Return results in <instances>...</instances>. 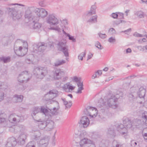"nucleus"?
<instances>
[{"mask_svg": "<svg viewBox=\"0 0 147 147\" xmlns=\"http://www.w3.org/2000/svg\"><path fill=\"white\" fill-rule=\"evenodd\" d=\"M7 9L9 14L13 20L20 19L22 17V13L20 8L9 7H7Z\"/></svg>", "mask_w": 147, "mask_h": 147, "instance_id": "obj_1", "label": "nucleus"}, {"mask_svg": "<svg viewBox=\"0 0 147 147\" xmlns=\"http://www.w3.org/2000/svg\"><path fill=\"white\" fill-rule=\"evenodd\" d=\"M119 98L118 94L116 95L112 94L107 99L105 103L107 106L113 109H115L117 107L116 102L118 99Z\"/></svg>", "mask_w": 147, "mask_h": 147, "instance_id": "obj_2", "label": "nucleus"}, {"mask_svg": "<svg viewBox=\"0 0 147 147\" xmlns=\"http://www.w3.org/2000/svg\"><path fill=\"white\" fill-rule=\"evenodd\" d=\"M55 44L57 45V49L61 51L62 52L66 57L69 56L68 47L67 46L66 42L64 40L56 41Z\"/></svg>", "mask_w": 147, "mask_h": 147, "instance_id": "obj_3", "label": "nucleus"}, {"mask_svg": "<svg viewBox=\"0 0 147 147\" xmlns=\"http://www.w3.org/2000/svg\"><path fill=\"white\" fill-rule=\"evenodd\" d=\"M47 72L46 68L41 67H35L33 71L34 74L36 76L37 78L40 79L43 78Z\"/></svg>", "mask_w": 147, "mask_h": 147, "instance_id": "obj_4", "label": "nucleus"}, {"mask_svg": "<svg viewBox=\"0 0 147 147\" xmlns=\"http://www.w3.org/2000/svg\"><path fill=\"white\" fill-rule=\"evenodd\" d=\"M24 45L25 47H22L20 46L19 47L18 50L14 49L15 53L18 56L23 57L26 55L28 51V44L26 42H24Z\"/></svg>", "mask_w": 147, "mask_h": 147, "instance_id": "obj_5", "label": "nucleus"}, {"mask_svg": "<svg viewBox=\"0 0 147 147\" xmlns=\"http://www.w3.org/2000/svg\"><path fill=\"white\" fill-rule=\"evenodd\" d=\"M46 21L51 26H57L59 23L58 19L53 14H50L47 17Z\"/></svg>", "mask_w": 147, "mask_h": 147, "instance_id": "obj_6", "label": "nucleus"}, {"mask_svg": "<svg viewBox=\"0 0 147 147\" xmlns=\"http://www.w3.org/2000/svg\"><path fill=\"white\" fill-rule=\"evenodd\" d=\"M8 121L6 114L2 111H0V126L3 127H9Z\"/></svg>", "mask_w": 147, "mask_h": 147, "instance_id": "obj_7", "label": "nucleus"}, {"mask_svg": "<svg viewBox=\"0 0 147 147\" xmlns=\"http://www.w3.org/2000/svg\"><path fill=\"white\" fill-rule=\"evenodd\" d=\"M30 79L28 72L26 71L22 72L18 77V80L21 83H26Z\"/></svg>", "mask_w": 147, "mask_h": 147, "instance_id": "obj_8", "label": "nucleus"}, {"mask_svg": "<svg viewBox=\"0 0 147 147\" xmlns=\"http://www.w3.org/2000/svg\"><path fill=\"white\" fill-rule=\"evenodd\" d=\"M35 7H29L26 10L25 13V17L26 20L27 19L28 21L30 22L32 21L33 22L34 21L33 20L34 17L32 15L31 11H34Z\"/></svg>", "mask_w": 147, "mask_h": 147, "instance_id": "obj_9", "label": "nucleus"}, {"mask_svg": "<svg viewBox=\"0 0 147 147\" xmlns=\"http://www.w3.org/2000/svg\"><path fill=\"white\" fill-rule=\"evenodd\" d=\"M80 144L81 147H88L92 145V147H96L94 142L93 141L84 138L80 141Z\"/></svg>", "mask_w": 147, "mask_h": 147, "instance_id": "obj_10", "label": "nucleus"}, {"mask_svg": "<svg viewBox=\"0 0 147 147\" xmlns=\"http://www.w3.org/2000/svg\"><path fill=\"white\" fill-rule=\"evenodd\" d=\"M64 75V72L60 69H56L53 71V78L55 80L61 79Z\"/></svg>", "mask_w": 147, "mask_h": 147, "instance_id": "obj_11", "label": "nucleus"}, {"mask_svg": "<svg viewBox=\"0 0 147 147\" xmlns=\"http://www.w3.org/2000/svg\"><path fill=\"white\" fill-rule=\"evenodd\" d=\"M33 46L34 52L35 51L42 52L47 48V44L44 42H40L37 44H34Z\"/></svg>", "mask_w": 147, "mask_h": 147, "instance_id": "obj_12", "label": "nucleus"}, {"mask_svg": "<svg viewBox=\"0 0 147 147\" xmlns=\"http://www.w3.org/2000/svg\"><path fill=\"white\" fill-rule=\"evenodd\" d=\"M34 12L39 17L44 18L47 16L48 12L43 8H36L35 7Z\"/></svg>", "mask_w": 147, "mask_h": 147, "instance_id": "obj_13", "label": "nucleus"}, {"mask_svg": "<svg viewBox=\"0 0 147 147\" xmlns=\"http://www.w3.org/2000/svg\"><path fill=\"white\" fill-rule=\"evenodd\" d=\"M73 78L74 81L76 82H77V85L78 87V91L76 92V93L77 94H81L82 93V90L84 89L83 83L82 82H81L80 79L76 76H74Z\"/></svg>", "mask_w": 147, "mask_h": 147, "instance_id": "obj_14", "label": "nucleus"}, {"mask_svg": "<svg viewBox=\"0 0 147 147\" xmlns=\"http://www.w3.org/2000/svg\"><path fill=\"white\" fill-rule=\"evenodd\" d=\"M57 93H54L52 90L50 91L49 93L45 95V96L46 98L45 100L47 101L50 100V103H52L54 101L52 99L57 96Z\"/></svg>", "mask_w": 147, "mask_h": 147, "instance_id": "obj_15", "label": "nucleus"}, {"mask_svg": "<svg viewBox=\"0 0 147 147\" xmlns=\"http://www.w3.org/2000/svg\"><path fill=\"white\" fill-rule=\"evenodd\" d=\"M126 128L123 124H121L117 126V131L119 132L121 134L127 135V131Z\"/></svg>", "mask_w": 147, "mask_h": 147, "instance_id": "obj_16", "label": "nucleus"}, {"mask_svg": "<svg viewBox=\"0 0 147 147\" xmlns=\"http://www.w3.org/2000/svg\"><path fill=\"white\" fill-rule=\"evenodd\" d=\"M80 123L84 127H87L90 123V120L86 116H83L81 119Z\"/></svg>", "mask_w": 147, "mask_h": 147, "instance_id": "obj_17", "label": "nucleus"}, {"mask_svg": "<svg viewBox=\"0 0 147 147\" xmlns=\"http://www.w3.org/2000/svg\"><path fill=\"white\" fill-rule=\"evenodd\" d=\"M19 117L14 114H12L10 115L8 118L9 121L11 123H16L17 122H19L20 119Z\"/></svg>", "mask_w": 147, "mask_h": 147, "instance_id": "obj_18", "label": "nucleus"}, {"mask_svg": "<svg viewBox=\"0 0 147 147\" xmlns=\"http://www.w3.org/2000/svg\"><path fill=\"white\" fill-rule=\"evenodd\" d=\"M16 144V140L13 137L9 138L7 140V142L6 144L7 147H13Z\"/></svg>", "mask_w": 147, "mask_h": 147, "instance_id": "obj_19", "label": "nucleus"}, {"mask_svg": "<svg viewBox=\"0 0 147 147\" xmlns=\"http://www.w3.org/2000/svg\"><path fill=\"white\" fill-rule=\"evenodd\" d=\"M123 125L127 129L131 128L132 126V123L128 118H125L123 121Z\"/></svg>", "mask_w": 147, "mask_h": 147, "instance_id": "obj_20", "label": "nucleus"}, {"mask_svg": "<svg viewBox=\"0 0 147 147\" xmlns=\"http://www.w3.org/2000/svg\"><path fill=\"white\" fill-rule=\"evenodd\" d=\"M115 128L117 129V127L116 126L114 125L111 126L109 128L107 132V134L110 135L111 137H114L116 136V129Z\"/></svg>", "mask_w": 147, "mask_h": 147, "instance_id": "obj_21", "label": "nucleus"}, {"mask_svg": "<svg viewBox=\"0 0 147 147\" xmlns=\"http://www.w3.org/2000/svg\"><path fill=\"white\" fill-rule=\"evenodd\" d=\"M23 96L21 95H14L12 98V102L14 103L21 102L23 99Z\"/></svg>", "mask_w": 147, "mask_h": 147, "instance_id": "obj_22", "label": "nucleus"}, {"mask_svg": "<svg viewBox=\"0 0 147 147\" xmlns=\"http://www.w3.org/2000/svg\"><path fill=\"white\" fill-rule=\"evenodd\" d=\"M95 4L92 5L90 8V10L86 12V15L88 16H91L92 14H95L96 13V9L97 8L96 5Z\"/></svg>", "mask_w": 147, "mask_h": 147, "instance_id": "obj_23", "label": "nucleus"}, {"mask_svg": "<svg viewBox=\"0 0 147 147\" xmlns=\"http://www.w3.org/2000/svg\"><path fill=\"white\" fill-rule=\"evenodd\" d=\"M26 138V136L25 134L20 135L18 139V142L19 144L23 145L25 143V140Z\"/></svg>", "mask_w": 147, "mask_h": 147, "instance_id": "obj_24", "label": "nucleus"}, {"mask_svg": "<svg viewBox=\"0 0 147 147\" xmlns=\"http://www.w3.org/2000/svg\"><path fill=\"white\" fill-rule=\"evenodd\" d=\"M94 110H95L96 113H97L98 111L96 108L90 106H88L84 111L85 114L86 115H89L90 116H91V115L89 113V112H90L91 111H92Z\"/></svg>", "mask_w": 147, "mask_h": 147, "instance_id": "obj_25", "label": "nucleus"}, {"mask_svg": "<svg viewBox=\"0 0 147 147\" xmlns=\"http://www.w3.org/2000/svg\"><path fill=\"white\" fill-rule=\"evenodd\" d=\"M146 92V89L143 87H141L139 89V91L138 92V94L140 98H143L145 96Z\"/></svg>", "mask_w": 147, "mask_h": 147, "instance_id": "obj_26", "label": "nucleus"}, {"mask_svg": "<svg viewBox=\"0 0 147 147\" xmlns=\"http://www.w3.org/2000/svg\"><path fill=\"white\" fill-rule=\"evenodd\" d=\"M48 144V139L47 138H45L42 139L39 142L40 146L41 147H46Z\"/></svg>", "mask_w": 147, "mask_h": 147, "instance_id": "obj_27", "label": "nucleus"}, {"mask_svg": "<svg viewBox=\"0 0 147 147\" xmlns=\"http://www.w3.org/2000/svg\"><path fill=\"white\" fill-rule=\"evenodd\" d=\"M54 122L51 121L49 122L47 121L46 127L45 129L47 131H50L53 128Z\"/></svg>", "mask_w": 147, "mask_h": 147, "instance_id": "obj_28", "label": "nucleus"}, {"mask_svg": "<svg viewBox=\"0 0 147 147\" xmlns=\"http://www.w3.org/2000/svg\"><path fill=\"white\" fill-rule=\"evenodd\" d=\"M41 135V133L39 131H36L32 136V139L36 140H38L40 139Z\"/></svg>", "mask_w": 147, "mask_h": 147, "instance_id": "obj_29", "label": "nucleus"}, {"mask_svg": "<svg viewBox=\"0 0 147 147\" xmlns=\"http://www.w3.org/2000/svg\"><path fill=\"white\" fill-rule=\"evenodd\" d=\"M141 125V121L139 119H135L132 123V126H135L137 128H139L140 127Z\"/></svg>", "mask_w": 147, "mask_h": 147, "instance_id": "obj_30", "label": "nucleus"}, {"mask_svg": "<svg viewBox=\"0 0 147 147\" xmlns=\"http://www.w3.org/2000/svg\"><path fill=\"white\" fill-rule=\"evenodd\" d=\"M39 122L38 126L40 129H43L46 128V127L47 121H38Z\"/></svg>", "mask_w": 147, "mask_h": 147, "instance_id": "obj_31", "label": "nucleus"}, {"mask_svg": "<svg viewBox=\"0 0 147 147\" xmlns=\"http://www.w3.org/2000/svg\"><path fill=\"white\" fill-rule=\"evenodd\" d=\"M10 61V57L9 56L7 57L3 56L0 57V61L3 62L4 63L9 62Z\"/></svg>", "mask_w": 147, "mask_h": 147, "instance_id": "obj_32", "label": "nucleus"}, {"mask_svg": "<svg viewBox=\"0 0 147 147\" xmlns=\"http://www.w3.org/2000/svg\"><path fill=\"white\" fill-rule=\"evenodd\" d=\"M40 109L38 107H35L33 108L32 110V117L35 116L36 114L40 112Z\"/></svg>", "mask_w": 147, "mask_h": 147, "instance_id": "obj_33", "label": "nucleus"}, {"mask_svg": "<svg viewBox=\"0 0 147 147\" xmlns=\"http://www.w3.org/2000/svg\"><path fill=\"white\" fill-rule=\"evenodd\" d=\"M97 16L96 15L93 16L89 19L87 22L91 24L96 23L97 22Z\"/></svg>", "mask_w": 147, "mask_h": 147, "instance_id": "obj_34", "label": "nucleus"}, {"mask_svg": "<svg viewBox=\"0 0 147 147\" xmlns=\"http://www.w3.org/2000/svg\"><path fill=\"white\" fill-rule=\"evenodd\" d=\"M134 14L140 18H144L145 16V14L144 13L140 11H136L135 13Z\"/></svg>", "mask_w": 147, "mask_h": 147, "instance_id": "obj_35", "label": "nucleus"}, {"mask_svg": "<svg viewBox=\"0 0 147 147\" xmlns=\"http://www.w3.org/2000/svg\"><path fill=\"white\" fill-rule=\"evenodd\" d=\"M61 27H64L67 30L68 29V27L66 26V25H67V21L66 20H63L61 21Z\"/></svg>", "mask_w": 147, "mask_h": 147, "instance_id": "obj_36", "label": "nucleus"}, {"mask_svg": "<svg viewBox=\"0 0 147 147\" xmlns=\"http://www.w3.org/2000/svg\"><path fill=\"white\" fill-rule=\"evenodd\" d=\"M40 112L43 113L46 115L48 112V111L44 107L42 106L40 108Z\"/></svg>", "mask_w": 147, "mask_h": 147, "instance_id": "obj_37", "label": "nucleus"}, {"mask_svg": "<svg viewBox=\"0 0 147 147\" xmlns=\"http://www.w3.org/2000/svg\"><path fill=\"white\" fill-rule=\"evenodd\" d=\"M107 142L105 140H102L99 144V147H107Z\"/></svg>", "mask_w": 147, "mask_h": 147, "instance_id": "obj_38", "label": "nucleus"}, {"mask_svg": "<svg viewBox=\"0 0 147 147\" xmlns=\"http://www.w3.org/2000/svg\"><path fill=\"white\" fill-rule=\"evenodd\" d=\"M65 63V61L64 60H59L57 61L55 63V66H57L61 65Z\"/></svg>", "mask_w": 147, "mask_h": 147, "instance_id": "obj_39", "label": "nucleus"}, {"mask_svg": "<svg viewBox=\"0 0 147 147\" xmlns=\"http://www.w3.org/2000/svg\"><path fill=\"white\" fill-rule=\"evenodd\" d=\"M39 4L41 7H45L47 5L46 0H41L39 2Z\"/></svg>", "mask_w": 147, "mask_h": 147, "instance_id": "obj_40", "label": "nucleus"}, {"mask_svg": "<svg viewBox=\"0 0 147 147\" xmlns=\"http://www.w3.org/2000/svg\"><path fill=\"white\" fill-rule=\"evenodd\" d=\"M36 143L33 140L29 142L26 145V147H35Z\"/></svg>", "mask_w": 147, "mask_h": 147, "instance_id": "obj_41", "label": "nucleus"}, {"mask_svg": "<svg viewBox=\"0 0 147 147\" xmlns=\"http://www.w3.org/2000/svg\"><path fill=\"white\" fill-rule=\"evenodd\" d=\"M86 54V50H85L84 52L78 55V59L81 61L83 60V57H84L85 56Z\"/></svg>", "mask_w": 147, "mask_h": 147, "instance_id": "obj_42", "label": "nucleus"}, {"mask_svg": "<svg viewBox=\"0 0 147 147\" xmlns=\"http://www.w3.org/2000/svg\"><path fill=\"white\" fill-rule=\"evenodd\" d=\"M41 25L38 22L34 23L33 25V28L34 29H38L41 27Z\"/></svg>", "mask_w": 147, "mask_h": 147, "instance_id": "obj_43", "label": "nucleus"}, {"mask_svg": "<svg viewBox=\"0 0 147 147\" xmlns=\"http://www.w3.org/2000/svg\"><path fill=\"white\" fill-rule=\"evenodd\" d=\"M139 49H140L141 51L147 52V45L144 46H140L138 47Z\"/></svg>", "mask_w": 147, "mask_h": 147, "instance_id": "obj_44", "label": "nucleus"}, {"mask_svg": "<svg viewBox=\"0 0 147 147\" xmlns=\"http://www.w3.org/2000/svg\"><path fill=\"white\" fill-rule=\"evenodd\" d=\"M51 29L52 30L57 31L59 32H61V29L58 26H57L55 27H51Z\"/></svg>", "mask_w": 147, "mask_h": 147, "instance_id": "obj_45", "label": "nucleus"}, {"mask_svg": "<svg viewBox=\"0 0 147 147\" xmlns=\"http://www.w3.org/2000/svg\"><path fill=\"white\" fill-rule=\"evenodd\" d=\"M142 118L145 120L147 119V112L144 111L142 114Z\"/></svg>", "mask_w": 147, "mask_h": 147, "instance_id": "obj_46", "label": "nucleus"}, {"mask_svg": "<svg viewBox=\"0 0 147 147\" xmlns=\"http://www.w3.org/2000/svg\"><path fill=\"white\" fill-rule=\"evenodd\" d=\"M7 88V86L5 85L4 82H0V89H6Z\"/></svg>", "mask_w": 147, "mask_h": 147, "instance_id": "obj_47", "label": "nucleus"}, {"mask_svg": "<svg viewBox=\"0 0 147 147\" xmlns=\"http://www.w3.org/2000/svg\"><path fill=\"white\" fill-rule=\"evenodd\" d=\"M118 17L119 18V19H124V14L122 13L118 12Z\"/></svg>", "mask_w": 147, "mask_h": 147, "instance_id": "obj_48", "label": "nucleus"}, {"mask_svg": "<svg viewBox=\"0 0 147 147\" xmlns=\"http://www.w3.org/2000/svg\"><path fill=\"white\" fill-rule=\"evenodd\" d=\"M98 34L99 37L102 39H104L107 37V35L105 34H102L101 33H98Z\"/></svg>", "mask_w": 147, "mask_h": 147, "instance_id": "obj_49", "label": "nucleus"}, {"mask_svg": "<svg viewBox=\"0 0 147 147\" xmlns=\"http://www.w3.org/2000/svg\"><path fill=\"white\" fill-rule=\"evenodd\" d=\"M67 36L69 37V40H71L73 42H76V39L73 36H71L69 34H67Z\"/></svg>", "mask_w": 147, "mask_h": 147, "instance_id": "obj_50", "label": "nucleus"}, {"mask_svg": "<svg viewBox=\"0 0 147 147\" xmlns=\"http://www.w3.org/2000/svg\"><path fill=\"white\" fill-rule=\"evenodd\" d=\"M86 135V132L85 131H82L80 134L79 137L81 139L83 138Z\"/></svg>", "mask_w": 147, "mask_h": 147, "instance_id": "obj_51", "label": "nucleus"}, {"mask_svg": "<svg viewBox=\"0 0 147 147\" xmlns=\"http://www.w3.org/2000/svg\"><path fill=\"white\" fill-rule=\"evenodd\" d=\"M137 145V142L135 140H133L131 141V145L132 147H135Z\"/></svg>", "mask_w": 147, "mask_h": 147, "instance_id": "obj_52", "label": "nucleus"}, {"mask_svg": "<svg viewBox=\"0 0 147 147\" xmlns=\"http://www.w3.org/2000/svg\"><path fill=\"white\" fill-rule=\"evenodd\" d=\"M134 35L135 37H142L144 36L143 35L138 33L137 32L134 33Z\"/></svg>", "mask_w": 147, "mask_h": 147, "instance_id": "obj_53", "label": "nucleus"}, {"mask_svg": "<svg viewBox=\"0 0 147 147\" xmlns=\"http://www.w3.org/2000/svg\"><path fill=\"white\" fill-rule=\"evenodd\" d=\"M4 93L3 92H0V102L3 100L4 98Z\"/></svg>", "mask_w": 147, "mask_h": 147, "instance_id": "obj_54", "label": "nucleus"}, {"mask_svg": "<svg viewBox=\"0 0 147 147\" xmlns=\"http://www.w3.org/2000/svg\"><path fill=\"white\" fill-rule=\"evenodd\" d=\"M95 45L96 47L98 48V49H102L101 48V45L99 42L97 41L96 42Z\"/></svg>", "mask_w": 147, "mask_h": 147, "instance_id": "obj_55", "label": "nucleus"}, {"mask_svg": "<svg viewBox=\"0 0 147 147\" xmlns=\"http://www.w3.org/2000/svg\"><path fill=\"white\" fill-rule=\"evenodd\" d=\"M113 144H116L115 145V147H121V145L120 143L117 142L116 141H114L113 142Z\"/></svg>", "mask_w": 147, "mask_h": 147, "instance_id": "obj_56", "label": "nucleus"}, {"mask_svg": "<svg viewBox=\"0 0 147 147\" xmlns=\"http://www.w3.org/2000/svg\"><path fill=\"white\" fill-rule=\"evenodd\" d=\"M108 41L111 43L115 42L116 41L115 39L111 37H110L108 39Z\"/></svg>", "mask_w": 147, "mask_h": 147, "instance_id": "obj_57", "label": "nucleus"}, {"mask_svg": "<svg viewBox=\"0 0 147 147\" xmlns=\"http://www.w3.org/2000/svg\"><path fill=\"white\" fill-rule=\"evenodd\" d=\"M112 16L114 18H117L118 17L117 12L113 13L112 14Z\"/></svg>", "mask_w": 147, "mask_h": 147, "instance_id": "obj_58", "label": "nucleus"}, {"mask_svg": "<svg viewBox=\"0 0 147 147\" xmlns=\"http://www.w3.org/2000/svg\"><path fill=\"white\" fill-rule=\"evenodd\" d=\"M72 105V103L71 101H69V103H68L65 106L66 108H69Z\"/></svg>", "mask_w": 147, "mask_h": 147, "instance_id": "obj_59", "label": "nucleus"}, {"mask_svg": "<svg viewBox=\"0 0 147 147\" xmlns=\"http://www.w3.org/2000/svg\"><path fill=\"white\" fill-rule=\"evenodd\" d=\"M68 89L69 90H74L75 88V87L71 85H69V83H68Z\"/></svg>", "mask_w": 147, "mask_h": 147, "instance_id": "obj_60", "label": "nucleus"}, {"mask_svg": "<svg viewBox=\"0 0 147 147\" xmlns=\"http://www.w3.org/2000/svg\"><path fill=\"white\" fill-rule=\"evenodd\" d=\"M109 31L111 34H114L116 32L115 29L113 28H110L109 30Z\"/></svg>", "mask_w": 147, "mask_h": 147, "instance_id": "obj_61", "label": "nucleus"}, {"mask_svg": "<svg viewBox=\"0 0 147 147\" xmlns=\"http://www.w3.org/2000/svg\"><path fill=\"white\" fill-rule=\"evenodd\" d=\"M68 83H66V84H64L62 87L63 89L65 90V91H66V90L68 89Z\"/></svg>", "mask_w": 147, "mask_h": 147, "instance_id": "obj_62", "label": "nucleus"}, {"mask_svg": "<svg viewBox=\"0 0 147 147\" xmlns=\"http://www.w3.org/2000/svg\"><path fill=\"white\" fill-rule=\"evenodd\" d=\"M142 136L143 137L145 141L147 142V134H146V133L143 134Z\"/></svg>", "mask_w": 147, "mask_h": 147, "instance_id": "obj_63", "label": "nucleus"}, {"mask_svg": "<svg viewBox=\"0 0 147 147\" xmlns=\"http://www.w3.org/2000/svg\"><path fill=\"white\" fill-rule=\"evenodd\" d=\"M131 29L130 28L124 31H122V32H125V34H127L128 33L130 32L131 31Z\"/></svg>", "mask_w": 147, "mask_h": 147, "instance_id": "obj_64", "label": "nucleus"}]
</instances>
